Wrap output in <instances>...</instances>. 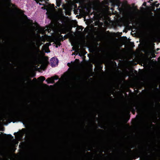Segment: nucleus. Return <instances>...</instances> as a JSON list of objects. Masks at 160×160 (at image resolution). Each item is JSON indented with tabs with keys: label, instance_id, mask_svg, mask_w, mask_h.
Segmentation results:
<instances>
[{
	"label": "nucleus",
	"instance_id": "nucleus-1",
	"mask_svg": "<svg viewBox=\"0 0 160 160\" xmlns=\"http://www.w3.org/2000/svg\"><path fill=\"white\" fill-rule=\"evenodd\" d=\"M54 5H52V8L50 11H47V13L48 14V17L51 19H53L57 21L60 19L62 17V12L61 9H59L58 12L55 13L54 10L52 8L53 7Z\"/></svg>",
	"mask_w": 160,
	"mask_h": 160
},
{
	"label": "nucleus",
	"instance_id": "nucleus-2",
	"mask_svg": "<svg viewBox=\"0 0 160 160\" xmlns=\"http://www.w3.org/2000/svg\"><path fill=\"white\" fill-rule=\"evenodd\" d=\"M145 151L147 152V160H149L151 157V153L155 151L152 142L148 141L146 145Z\"/></svg>",
	"mask_w": 160,
	"mask_h": 160
},
{
	"label": "nucleus",
	"instance_id": "nucleus-3",
	"mask_svg": "<svg viewBox=\"0 0 160 160\" xmlns=\"http://www.w3.org/2000/svg\"><path fill=\"white\" fill-rule=\"evenodd\" d=\"M141 156H142V91L141 92Z\"/></svg>",
	"mask_w": 160,
	"mask_h": 160
},
{
	"label": "nucleus",
	"instance_id": "nucleus-4",
	"mask_svg": "<svg viewBox=\"0 0 160 160\" xmlns=\"http://www.w3.org/2000/svg\"><path fill=\"white\" fill-rule=\"evenodd\" d=\"M144 8L142 7H141V66H142V56L143 55V53L142 52V9Z\"/></svg>",
	"mask_w": 160,
	"mask_h": 160
},
{
	"label": "nucleus",
	"instance_id": "nucleus-5",
	"mask_svg": "<svg viewBox=\"0 0 160 160\" xmlns=\"http://www.w3.org/2000/svg\"><path fill=\"white\" fill-rule=\"evenodd\" d=\"M54 26L55 27V29L56 30L60 32H63L62 31V29L64 28L61 25L58 24L57 22H56L54 24Z\"/></svg>",
	"mask_w": 160,
	"mask_h": 160
},
{
	"label": "nucleus",
	"instance_id": "nucleus-6",
	"mask_svg": "<svg viewBox=\"0 0 160 160\" xmlns=\"http://www.w3.org/2000/svg\"><path fill=\"white\" fill-rule=\"evenodd\" d=\"M50 62L52 66L54 67L58 65V61L57 58H53L51 59Z\"/></svg>",
	"mask_w": 160,
	"mask_h": 160
},
{
	"label": "nucleus",
	"instance_id": "nucleus-7",
	"mask_svg": "<svg viewBox=\"0 0 160 160\" xmlns=\"http://www.w3.org/2000/svg\"><path fill=\"white\" fill-rule=\"evenodd\" d=\"M54 77H52L50 78H48L46 80L48 83H52L54 82Z\"/></svg>",
	"mask_w": 160,
	"mask_h": 160
},
{
	"label": "nucleus",
	"instance_id": "nucleus-8",
	"mask_svg": "<svg viewBox=\"0 0 160 160\" xmlns=\"http://www.w3.org/2000/svg\"><path fill=\"white\" fill-rule=\"evenodd\" d=\"M64 8L65 10L66 13H67L69 15L70 12V8L69 7H64Z\"/></svg>",
	"mask_w": 160,
	"mask_h": 160
},
{
	"label": "nucleus",
	"instance_id": "nucleus-9",
	"mask_svg": "<svg viewBox=\"0 0 160 160\" xmlns=\"http://www.w3.org/2000/svg\"><path fill=\"white\" fill-rule=\"evenodd\" d=\"M141 90L142 88V69H141Z\"/></svg>",
	"mask_w": 160,
	"mask_h": 160
},
{
	"label": "nucleus",
	"instance_id": "nucleus-10",
	"mask_svg": "<svg viewBox=\"0 0 160 160\" xmlns=\"http://www.w3.org/2000/svg\"><path fill=\"white\" fill-rule=\"evenodd\" d=\"M152 109L149 108L147 111L148 114L150 115H152Z\"/></svg>",
	"mask_w": 160,
	"mask_h": 160
},
{
	"label": "nucleus",
	"instance_id": "nucleus-11",
	"mask_svg": "<svg viewBox=\"0 0 160 160\" xmlns=\"http://www.w3.org/2000/svg\"><path fill=\"white\" fill-rule=\"evenodd\" d=\"M45 79V78L43 76H41L38 78V80L41 82L43 81Z\"/></svg>",
	"mask_w": 160,
	"mask_h": 160
},
{
	"label": "nucleus",
	"instance_id": "nucleus-12",
	"mask_svg": "<svg viewBox=\"0 0 160 160\" xmlns=\"http://www.w3.org/2000/svg\"><path fill=\"white\" fill-rule=\"evenodd\" d=\"M77 29L78 32H80L82 31L83 28L82 27L79 26L78 28Z\"/></svg>",
	"mask_w": 160,
	"mask_h": 160
},
{
	"label": "nucleus",
	"instance_id": "nucleus-13",
	"mask_svg": "<svg viewBox=\"0 0 160 160\" xmlns=\"http://www.w3.org/2000/svg\"><path fill=\"white\" fill-rule=\"evenodd\" d=\"M56 2L57 3V6L58 7H59L60 5V0H57Z\"/></svg>",
	"mask_w": 160,
	"mask_h": 160
},
{
	"label": "nucleus",
	"instance_id": "nucleus-14",
	"mask_svg": "<svg viewBox=\"0 0 160 160\" xmlns=\"http://www.w3.org/2000/svg\"><path fill=\"white\" fill-rule=\"evenodd\" d=\"M158 1H155L154 3H151V5H153L154 6V9L155 8V5L156 4V3H158Z\"/></svg>",
	"mask_w": 160,
	"mask_h": 160
},
{
	"label": "nucleus",
	"instance_id": "nucleus-15",
	"mask_svg": "<svg viewBox=\"0 0 160 160\" xmlns=\"http://www.w3.org/2000/svg\"><path fill=\"white\" fill-rule=\"evenodd\" d=\"M116 4L118 6H120V2L118 0H117L116 1Z\"/></svg>",
	"mask_w": 160,
	"mask_h": 160
},
{
	"label": "nucleus",
	"instance_id": "nucleus-16",
	"mask_svg": "<svg viewBox=\"0 0 160 160\" xmlns=\"http://www.w3.org/2000/svg\"><path fill=\"white\" fill-rule=\"evenodd\" d=\"M154 126V125L153 124H152V122H151V124L150 125L148 126V128H151V127L152 126Z\"/></svg>",
	"mask_w": 160,
	"mask_h": 160
},
{
	"label": "nucleus",
	"instance_id": "nucleus-17",
	"mask_svg": "<svg viewBox=\"0 0 160 160\" xmlns=\"http://www.w3.org/2000/svg\"><path fill=\"white\" fill-rule=\"evenodd\" d=\"M134 14H132L131 15V18L132 19H133L134 18H135L134 16Z\"/></svg>",
	"mask_w": 160,
	"mask_h": 160
},
{
	"label": "nucleus",
	"instance_id": "nucleus-18",
	"mask_svg": "<svg viewBox=\"0 0 160 160\" xmlns=\"http://www.w3.org/2000/svg\"><path fill=\"white\" fill-rule=\"evenodd\" d=\"M146 4H147V2H143V3L142 6H147Z\"/></svg>",
	"mask_w": 160,
	"mask_h": 160
},
{
	"label": "nucleus",
	"instance_id": "nucleus-19",
	"mask_svg": "<svg viewBox=\"0 0 160 160\" xmlns=\"http://www.w3.org/2000/svg\"><path fill=\"white\" fill-rule=\"evenodd\" d=\"M159 5V3H158L157 4H156L155 5V6L157 7H158Z\"/></svg>",
	"mask_w": 160,
	"mask_h": 160
},
{
	"label": "nucleus",
	"instance_id": "nucleus-20",
	"mask_svg": "<svg viewBox=\"0 0 160 160\" xmlns=\"http://www.w3.org/2000/svg\"><path fill=\"white\" fill-rule=\"evenodd\" d=\"M156 88L157 90H158V85H157L156 86Z\"/></svg>",
	"mask_w": 160,
	"mask_h": 160
},
{
	"label": "nucleus",
	"instance_id": "nucleus-21",
	"mask_svg": "<svg viewBox=\"0 0 160 160\" xmlns=\"http://www.w3.org/2000/svg\"><path fill=\"white\" fill-rule=\"evenodd\" d=\"M148 2H149V3H150L151 2V1H150L149 0V1H148Z\"/></svg>",
	"mask_w": 160,
	"mask_h": 160
},
{
	"label": "nucleus",
	"instance_id": "nucleus-22",
	"mask_svg": "<svg viewBox=\"0 0 160 160\" xmlns=\"http://www.w3.org/2000/svg\"><path fill=\"white\" fill-rule=\"evenodd\" d=\"M159 49H159V48H157V50H159Z\"/></svg>",
	"mask_w": 160,
	"mask_h": 160
},
{
	"label": "nucleus",
	"instance_id": "nucleus-23",
	"mask_svg": "<svg viewBox=\"0 0 160 160\" xmlns=\"http://www.w3.org/2000/svg\"><path fill=\"white\" fill-rule=\"evenodd\" d=\"M150 1H153V0H149Z\"/></svg>",
	"mask_w": 160,
	"mask_h": 160
},
{
	"label": "nucleus",
	"instance_id": "nucleus-24",
	"mask_svg": "<svg viewBox=\"0 0 160 160\" xmlns=\"http://www.w3.org/2000/svg\"><path fill=\"white\" fill-rule=\"evenodd\" d=\"M151 14H152V15H153V13L152 12H151Z\"/></svg>",
	"mask_w": 160,
	"mask_h": 160
}]
</instances>
